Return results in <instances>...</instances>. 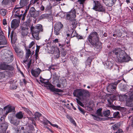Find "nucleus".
I'll return each instance as SVG.
<instances>
[{
    "instance_id": "obj_1",
    "label": "nucleus",
    "mask_w": 133,
    "mask_h": 133,
    "mask_svg": "<svg viewBox=\"0 0 133 133\" xmlns=\"http://www.w3.org/2000/svg\"><path fill=\"white\" fill-rule=\"evenodd\" d=\"M112 55L116 57L117 60L120 62H127L129 60V57L124 51L120 48L115 49L111 52Z\"/></svg>"
},
{
    "instance_id": "obj_2",
    "label": "nucleus",
    "mask_w": 133,
    "mask_h": 133,
    "mask_svg": "<svg viewBox=\"0 0 133 133\" xmlns=\"http://www.w3.org/2000/svg\"><path fill=\"white\" fill-rule=\"evenodd\" d=\"M30 29L33 37L37 40H39V39L38 37L39 32L43 31L42 25L41 24H37L35 27L31 26Z\"/></svg>"
},
{
    "instance_id": "obj_3",
    "label": "nucleus",
    "mask_w": 133,
    "mask_h": 133,
    "mask_svg": "<svg viewBox=\"0 0 133 133\" xmlns=\"http://www.w3.org/2000/svg\"><path fill=\"white\" fill-rule=\"evenodd\" d=\"M73 94L75 96L83 98L89 97L90 95L89 91L85 89H77L74 90Z\"/></svg>"
},
{
    "instance_id": "obj_4",
    "label": "nucleus",
    "mask_w": 133,
    "mask_h": 133,
    "mask_svg": "<svg viewBox=\"0 0 133 133\" xmlns=\"http://www.w3.org/2000/svg\"><path fill=\"white\" fill-rule=\"evenodd\" d=\"M66 18L67 19L70 20L74 28H76L77 23V20L76 18V11L75 9H72L67 15Z\"/></svg>"
},
{
    "instance_id": "obj_5",
    "label": "nucleus",
    "mask_w": 133,
    "mask_h": 133,
    "mask_svg": "<svg viewBox=\"0 0 133 133\" xmlns=\"http://www.w3.org/2000/svg\"><path fill=\"white\" fill-rule=\"evenodd\" d=\"M88 39L90 43L93 45L95 42L98 41V35L96 32H92L89 35Z\"/></svg>"
},
{
    "instance_id": "obj_6",
    "label": "nucleus",
    "mask_w": 133,
    "mask_h": 133,
    "mask_svg": "<svg viewBox=\"0 0 133 133\" xmlns=\"http://www.w3.org/2000/svg\"><path fill=\"white\" fill-rule=\"evenodd\" d=\"M93 6L92 9L96 11L99 12H104L105 11V9L98 1H94L93 2Z\"/></svg>"
},
{
    "instance_id": "obj_7",
    "label": "nucleus",
    "mask_w": 133,
    "mask_h": 133,
    "mask_svg": "<svg viewBox=\"0 0 133 133\" xmlns=\"http://www.w3.org/2000/svg\"><path fill=\"white\" fill-rule=\"evenodd\" d=\"M15 16L18 19H14L11 22V28L14 29L16 28L19 26L21 19L20 16L15 14Z\"/></svg>"
},
{
    "instance_id": "obj_8",
    "label": "nucleus",
    "mask_w": 133,
    "mask_h": 133,
    "mask_svg": "<svg viewBox=\"0 0 133 133\" xmlns=\"http://www.w3.org/2000/svg\"><path fill=\"white\" fill-rule=\"evenodd\" d=\"M102 110L101 109H99L97 110L96 113L95 115L92 114L91 115L95 120L97 121H99L103 119L99 117V116H102V114L101 112Z\"/></svg>"
},
{
    "instance_id": "obj_9",
    "label": "nucleus",
    "mask_w": 133,
    "mask_h": 133,
    "mask_svg": "<svg viewBox=\"0 0 133 133\" xmlns=\"http://www.w3.org/2000/svg\"><path fill=\"white\" fill-rule=\"evenodd\" d=\"M44 87L46 88L47 89H50V91L52 92H62V90L58 89L55 88L50 83L48 86L46 85H44Z\"/></svg>"
},
{
    "instance_id": "obj_10",
    "label": "nucleus",
    "mask_w": 133,
    "mask_h": 133,
    "mask_svg": "<svg viewBox=\"0 0 133 133\" xmlns=\"http://www.w3.org/2000/svg\"><path fill=\"white\" fill-rule=\"evenodd\" d=\"M29 0H21L20 2V6L19 5H17L15 7V9H21L24 6L27 5L29 3Z\"/></svg>"
},
{
    "instance_id": "obj_11",
    "label": "nucleus",
    "mask_w": 133,
    "mask_h": 133,
    "mask_svg": "<svg viewBox=\"0 0 133 133\" xmlns=\"http://www.w3.org/2000/svg\"><path fill=\"white\" fill-rule=\"evenodd\" d=\"M4 109L6 110L5 114L6 115L10 112H15V108L14 107L9 105L5 107Z\"/></svg>"
},
{
    "instance_id": "obj_12",
    "label": "nucleus",
    "mask_w": 133,
    "mask_h": 133,
    "mask_svg": "<svg viewBox=\"0 0 133 133\" xmlns=\"http://www.w3.org/2000/svg\"><path fill=\"white\" fill-rule=\"evenodd\" d=\"M8 127V124L6 122L0 124V132L1 133L5 132Z\"/></svg>"
},
{
    "instance_id": "obj_13",
    "label": "nucleus",
    "mask_w": 133,
    "mask_h": 133,
    "mask_svg": "<svg viewBox=\"0 0 133 133\" xmlns=\"http://www.w3.org/2000/svg\"><path fill=\"white\" fill-rule=\"evenodd\" d=\"M116 89V87L114 85L113 83L109 84L107 88V91L110 93L113 92Z\"/></svg>"
},
{
    "instance_id": "obj_14",
    "label": "nucleus",
    "mask_w": 133,
    "mask_h": 133,
    "mask_svg": "<svg viewBox=\"0 0 133 133\" xmlns=\"http://www.w3.org/2000/svg\"><path fill=\"white\" fill-rule=\"evenodd\" d=\"M13 69V67L8 64L5 63L0 64V69H1L12 70Z\"/></svg>"
},
{
    "instance_id": "obj_15",
    "label": "nucleus",
    "mask_w": 133,
    "mask_h": 133,
    "mask_svg": "<svg viewBox=\"0 0 133 133\" xmlns=\"http://www.w3.org/2000/svg\"><path fill=\"white\" fill-rule=\"evenodd\" d=\"M30 13L32 16L35 17L39 15V12L37 11H35L34 8H32L30 9Z\"/></svg>"
},
{
    "instance_id": "obj_16",
    "label": "nucleus",
    "mask_w": 133,
    "mask_h": 133,
    "mask_svg": "<svg viewBox=\"0 0 133 133\" xmlns=\"http://www.w3.org/2000/svg\"><path fill=\"white\" fill-rule=\"evenodd\" d=\"M41 72V70L39 68H37L35 70H32L31 73L34 76L37 77L38 76Z\"/></svg>"
},
{
    "instance_id": "obj_17",
    "label": "nucleus",
    "mask_w": 133,
    "mask_h": 133,
    "mask_svg": "<svg viewBox=\"0 0 133 133\" xmlns=\"http://www.w3.org/2000/svg\"><path fill=\"white\" fill-rule=\"evenodd\" d=\"M7 43V41L5 36L2 35H0V45H6Z\"/></svg>"
},
{
    "instance_id": "obj_18",
    "label": "nucleus",
    "mask_w": 133,
    "mask_h": 133,
    "mask_svg": "<svg viewBox=\"0 0 133 133\" xmlns=\"http://www.w3.org/2000/svg\"><path fill=\"white\" fill-rule=\"evenodd\" d=\"M22 108L24 111L27 112L30 116V119L32 121H33V118L32 117H33L34 115L31 111L28 108H27L24 107H22Z\"/></svg>"
},
{
    "instance_id": "obj_19",
    "label": "nucleus",
    "mask_w": 133,
    "mask_h": 133,
    "mask_svg": "<svg viewBox=\"0 0 133 133\" xmlns=\"http://www.w3.org/2000/svg\"><path fill=\"white\" fill-rule=\"evenodd\" d=\"M116 0H106L105 4L107 6H111L115 3Z\"/></svg>"
},
{
    "instance_id": "obj_20",
    "label": "nucleus",
    "mask_w": 133,
    "mask_h": 133,
    "mask_svg": "<svg viewBox=\"0 0 133 133\" xmlns=\"http://www.w3.org/2000/svg\"><path fill=\"white\" fill-rule=\"evenodd\" d=\"M14 49L15 52L17 53L18 56L20 57H22L23 54L22 50L16 47H15Z\"/></svg>"
},
{
    "instance_id": "obj_21",
    "label": "nucleus",
    "mask_w": 133,
    "mask_h": 133,
    "mask_svg": "<svg viewBox=\"0 0 133 133\" xmlns=\"http://www.w3.org/2000/svg\"><path fill=\"white\" fill-rule=\"evenodd\" d=\"M14 31H12L11 33L10 37L12 43H15L17 40L16 35L14 34Z\"/></svg>"
},
{
    "instance_id": "obj_22",
    "label": "nucleus",
    "mask_w": 133,
    "mask_h": 133,
    "mask_svg": "<svg viewBox=\"0 0 133 133\" xmlns=\"http://www.w3.org/2000/svg\"><path fill=\"white\" fill-rule=\"evenodd\" d=\"M53 54H54V55L53 57L54 58L57 59L59 57L60 52L59 49L58 48H56V50L55 51Z\"/></svg>"
},
{
    "instance_id": "obj_23",
    "label": "nucleus",
    "mask_w": 133,
    "mask_h": 133,
    "mask_svg": "<svg viewBox=\"0 0 133 133\" xmlns=\"http://www.w3.org/2000/svg\"><path fill=\"white\" fill-rule=\"evenodd\" d=\"M63 28V25L60 22L56 23L54 25V28L61 30Z\"/></svg>"
},
{
    "instance_id": "obj_24",
    "label": "nucleus",
    "mask_w": 133,
    "mask_h": 133,
    "mask_svg": "<svg viewBox=\"0 0 133 133\" xmlns=\"http://www.w3.org/2000/svg\"><path fill=\"white\" fill-rule=\"evenodd\" d=\"M70 59L72 63L75 66H76L78 63L79 60L77 58L74 57H70Z\"/></svg>"
},
{
    "instance_id": "obj_25",
    "label": "nucleus",
    "mask_w": 133,
    "mask_h": 133,
    "mask_svg": "<svg viewBox=\"0 0 133 133\" xmlns=\"http://www.w3.org/2000/svg\"><path fill=\"white\" fill-rule=\"evenodd\" d=\"M93 45L96 49H100L102 48L101 43L99 42L98 41L95 42L94 44Z\"/></svg>"
},
{
    "instance_id": "obj_26",
    "label": "nucleus",
    "mask_w": 133,
    "mask_h": 133,
    "mask_svg": "<svg viewBox=\"0 0 133 133\" xmlns=\"http://www.w3.org/2000/svg\"><path fill=\"white\" fill-rule=\"evenodd\" d=\"M59 76L57 75L56 73H54L53 75V78L54 81V83L58 82L59 81Z\"/></svg>"
},
{
    "instance_id": "obj_27",
    "label": "nucleus",
    "mask_w": 133,
    "mask_h": 133,
    "mask_svg": "<svg viewBox=\"0 0 133 133\" xmlns=\"http://www.w3.org/2000/svg\"><path fill=\"white\" fill-rule=\"evenodd\" d=\"M4 55L5 56V58H6L8 57H10L13 56L12 52L9 50H6V51Z\"/></svg>"
},
{
    "instance_id": "obj_28",
    "label": "nucleus",
    "mask_w": 133,
    "mask_h": 133,
    "mask_svg": "<svg viewBox=\"0 0 133 133\" xmlns=\"http://www.w3.org/2000/svg\"><path fill=\"white\" fill-rule=\"evenodd\" d=\"M104 65L107 68L109 69L111 68L113 65V64L110 61H106Z\"/></svg>"
},
{
    "instance_id": "obj_29",
    "label": "nucleus",
    "mask_w": 133,
    "mask_h": 133,
    "mask_svg": "<svg viewBox=\"0 0 133 133\" xmlns=\"http://www.w3.org/2000/svg\"><path fill=\"white\" fill-rule=\"evenodd\" d=\"M31 21L30 20H28L27 21L25 22L23 24V27L25 29H28V27H29L30 23Z\"/></svg>"
},
{
    "instance_id": "obj_30",
    "label": "nucleus",
    "mask_w": 133,
    "mask_h": 133,
    "mask_svg": "<svg viewBox=\"0 0 133 133\" xmlns=\"http://www.w3.org/2000/svg\"><path fill=\"white\" fill-rule=\"evenodd\" d=\"M16 117L19 119H21L23 117L22 112H18L16 115Z\"/></svg>"
},
{
    "instance_id": "obj_31",
    "label": "nucleus",
    "mask_w": 133,
    "mask_h": 133,
    "mask_svg": "<svg viewBox=\"0 0 133 133\" xmlns=\"http://www.w3.org/2000/svg\"><path fill=\"white\" fill-rule=\"evenodd\" d=\"M61 31L59 29L58 30V29L54 28V34L56 35H60V34L61 32Z\"/></svg>"
},
{
    "instance_id": "obj_32",
    "label": "nucleus",
    "mask_w": 133,
    "mask_h": 133,
    "mask_svg": "<svg viewBox=\"0 0 133 133\" xmlns=\"http://www.w3.org/2000/svg\"><path fill=\"white\" fill-rule=\"evenodd\" d=\"M92 60L90 58H88L87 59V60L85 62V65L86 66L87 65H90L91 64V63L92 62Z\"/></svg>"
},
{
    "instance_id": "obj_33",
    "label": "nucleus",
    "mask_w": 133,
    "mask_h": 133,
    "mask_svg": "<svg viewBox=\"0 0 133 133\" xmlns=\"http://www.w3.org/2000/svg\"><path fill=\"white\" fill-rule=\"evenodd\" d=\"M110 114V112L109 110H107L104 111L103 113L104 115L106 117L109 116Z\"/></svg>"
},
{
    "instance_id": "obj_34",
    "label": "nucleus",
    "mask_w": 133,
    "mask_h": 133,
    "mask_svg": "<svg viewBox=\"0 0 133 133\" xmlns=\"http://www.w3.org/2000/svg\"><path fill=\"white\" fill-rule=\"evenodd\" d=\"M13 56L10 57H8L6 58H5L6 62L8 63H9L11 62L13 60Z\"/></svg>"
},
{
    "instance_id": "obj_35",
    "label": "nucleus",
    "mask_w": 133,
    "mask_h": 133,
    "mask_svg": "<svg viewBox=\"0 0 133 133\" xmlns=\"http://www.w3.org/2000/svg\"><path fill=\"white\" fill-rule=\"evenodd\" d=\"M31 54V52L30 49H28L27 50V52L26 53V58L27 59L28 58L30 55Z\"/></svg>"
},
{
    "instance_id": "obj_36",
    "label": "nucleus",
    "mask_w": 133,
    "mask_h": 133,
    "mask_svg": "<svg viewBox=\"0 0 133 133\" xmlns=\"http://www.w3.org/2000/svg\"><path fill=\"white\" fill-rule=\"evenodd\" d=\"M119 124L117 123L113 125L112 127L114 130H116L119 127Z\"/></svg>"
},
{
    "instance_id": "obj_37",
    "label": "nucleus",
    "mask_w": 133,
    "mask_h": 133,
    "mask_svg": "<svg viewBox=\"0 0 133 133\" xmlns=\"http://www.w3.org/2000/svg\"><path fill=\"white\" fill-rule=\"evenodd\" d=\"M56 47H54V46L51 47L50 50V53L53 54L56 50Z\"/></svg>"
},
{
    "instance_id": "obj_38",
    "label": "nucleus",
    "mask_w": 133,
    "mask_h": 133,
    "mask_svg": "<svg viewBox=\"0 0 133 133\" xmlns=\"http://www.w3.org/2000/svg\"><path fill=\"white\" fill-rule=\"evenodd\" d=\"M35 117V119L36 117H39L41 116V113L38 112H36L34 114Z\"/></svg>"
},
{
    "instance_id": "obj_39",
    "label": "nucleus",
    "mask_w": 133,
    "mask_h": 133,
    "mask_svg": "<svg viewBox=\"0 0 133 133\" xmlns=\"http://www.w3.org/2000/svg\"><path fill=\"white\" fill-rule=\"evenodd\" d=\"M0 13L1 15L3 16H4L6 14V10L4 9L1 10Z\"/></svg>"
},
{
    "instance_id": "obj_40",
    "label": "nucleus",
    "mask_w": 133,
    "mask_h": 133,
    "mask_svg": "<svg viewBox=\"0 0 133 133\" xmlns=\"http://www.w3.org/2000/svg\"><path fill=\"white\" fill-rule=\"evenodd\" d=\"M78 34L75 31H73L71 34V37H73L75 36L77 37Z\"/></svg>"
},
{
    "instance_id": "obj_41",
    "label": "nucleus",
    "mask_w": 133,
    "mask_h": 133,
    "mask_svg": "<svg viewBox=\"0 0 133 133\" xmlns=\"http://www.w3.org/2000/svg\"><path fill=\"white\" fill-rule=\"evenodd\" d=\"M78 109L82 114H83V115L85 114V111L82 108L80 107H78Z\"/></svg>"
},
{
    "instance_id": "obj_42",
    "label": "nucleus",
    "mask_w": 133,
    "mask_h": 133,
    "mask_svg": "<svg viewBox=\"0 0 133 133\" xmlns=\"http://www.w3.org/2000/svg\"><path fill=\"white\" fill-rule=\"evenodd\" d=\"M36 53L35 54V55L37 56V53L39 52V48H40V46H38L37 45L36 46Z\"/></svg>"
},
{
    "instance_id": "obj_43",
    "label": "nucleus",
    "mask_w": 133,
    "mask_h": 133,
    "mask_svg": "<svg viewBox=\"0 0 133 133\" xmlns=\"http://www.w3.org/2000/svg\"><path fill=\"white\" fill-rule=\"evenodd\" d=\"M40 81L42 84H44V86L45 85H46L47 86H48L50 83L48 81L44 82L42 81Z\"/></svg>"
},
{
    "instance_id": "obj_44",
    "label": "nucleus",
    "mask_w": 133,
    "mask_h": 133,
    "mask_svg": "<svg viewBox=\"0 0 133 133\" xmlns=\"http://www.w3.org/2000/svg\"><path fill=\"white\" fill-rule=\"evenodd\" d=\"M76 100L78 104L82 107L84 105L80 101L78 100V99L76 98Z\"/></svg>"
},
{
    "instance_id": "obj_45",
    "label": "nucleus",
    "mask_w": 133,
    "mask_h": 133,
    "mask_svg": "<svg viewBox=\"0 0 133 133\" xmlns=\"http://www.w3.org/2000/svg\"><path fill=\"white\" fill-rule=\"evenodd\" d=\"M5 77V74L3 72H0V79L4 78Z\"/></svg>"
},
{
    "instance_id": "obj_46",
    "label": "nucleus",
    "mask_w": 133,
    "mask_h": 133,
    "mask_svg": "<svg viewBox=\"0 0 133 133\" xmlns=\"http://www.w3.org/2000/svg\"><path fill=\"white\" fill-rule=\"evenodd\" d=\"M47 121L52 126L54 127H55L56 128H58V126L56 125L55 124H53L51 123L48 120H47Z\"/></svg>"
},
{
    "instance_id": "obj_47",
    "label": "nucleus",
    "mask_w": 133,
    "mask_h": 133,
    "mask_svg": "<svg viewBox=\"0 0 133 133\" xmlns=\"http://www.w3.org/2000/svg\"><path fill=\"white\" fill-rule=\"evenodd\" d=\"M16 0H3V1L5 3H7L9 2L12 1L13 2L15 1Z\"/></svg>"
},
{
    "instance_id": "obj_48",
    "label": "nucleus",
    "mask_w": 133,
    "mask_h": 133,
    "mask_svg": "<svg viewBox=\"0 0 133 133\" xmlns=\"http://www.w3.org/2000/svg\"><path fill=\"white\" fill-rule=\"evenodd\" d=\"M119 114V112L118 111L114 113L113 114L114 117V118L116 117Z\"/></svg>"
},
{
    "instance_id": "obj_49",
    "label": "nucleus",
    "mask_w": 133,
    "mask_h": 133,
    "mask_svg": "<svg viewBox=\"0 0 133 133\" xmlns=\"http://www.w3.org/2000/svg\"><path fill=\"white\" fill-rule=\"evenodd\" d=\"M86 0H78V2L80 4H83Z\"/></svg>"
},
{
    "instance_id": "obj_50",
    "label": "nucleus",
    "mask_w": 133,
    "mask_h": 133,
    "mask_svg": "<svg viewBox=\"0 0 133 133\" xmlns=\"http://www.w3.org/2000/svg\"><path fill=\"white\" fill-rule=\"evenodd\" d=\"M112 108L114 109H117L119 110L121 109V107L120 106H114L112 107Z\"/></svg>"
},
{
    "instance_id": "obj_51",
    "label": "nucleus",
    "mask_w": 133,
    "mask_h": 133,
    "mask_svg": "<svg viewBox=\"0 0 133 133\" xmlns=\"http://www.w3.org/2000/svg\"><path fill=\"white\" fill-rule=\"evenodd\" d=\"M34 43H35L34 41L32 42L29 45V48H31L33 46Z\"/></svg>"
},
{
    "instance_id": "obj_52",
    "label": "nucleus",
    "mask_w": 133,
    "mask_h": 133,
    "mask_svg": "<svg viewBox=\"0 0 133 133\" xmlns=\"http://www.w3.org/2000/svg\"><path fill=\"white\" fill-rule=\"evenodd\" d=\"M70 121L71 122L73 123L74 125H75L76 124V123H75V122L74 120L73 119H72L70 118Z\"/></svg>"
},
{
    "instance_id": "obj_53",
    "label": "nucleus",
    "mask_w": 133,
    "mask_h": 133,
    "mask_svg": "<svg viewBox=\"0 0 133 133\" xmlns=\"http://www.w3.org/2000/svg\"><path fill=\"white\" fill-rule=\"evenodd\" d=\"M3 24L4 25H6L7 24L6 20L5 19H4L3 20Z\"/></svg>"
},
{
    "instance_id": "obj_54",
    "label": "nucleus",
    "mask_w": 133,
    "mask_h": 133,
    "mask_svg": "<svg viewBox=\"0 0 133 133\" xmlns=\"http://www.w3.org/2000/svg\"><path fill=\"white\" fill-rule=\"evenodd\" d=\"M120 81H121L120 80H118L117 81H116V82H115L113 83H114V85L116 87L117 86V84L119 83Z\"/></svg>"
},
{
    "instance_id": "obj_55",
    "label": "nucleus",
    "mask_w": 133,
    "mask_h": 133,
    "mask_svg": "<svg viewBox=\"0 0 133 133\" xmlns=\"http://www.w3.org/2000/svg\"><path fill=\"white\" fill-rule=\"evenodd\" d=\"M115 133H123V132L121 129H119Z\"/></svg>"
},
{
    "instance_id": "obj_56",
    "label": "nucleus",
    "mask_w": 133,
    "mask_h": 133,
    "mask_svg": "<svg viewBox=\"0 0 133 133\" xmlns=\"http://www.w3.org/2000/svg\"><path fill=\"white\" fill-rule=\"evenodd\" d=\"M46 17V15L45 14H43L41 15L40 17L41 19H43L45 18Z\"/></svg>"
},
{
    "instance_id": "obj_57",
    "label": "nucleus",
    "mask_w": 133,
    "mask_h": 133,
    "mask_svg": "<svg viewBox=\"0 0 133 133\" xmlns=\"http://www.w3.org/2000/svg\"><path fill=\"white\" fill-rule=\"evenodd\" d=\"M15 9V8H14V10H15V13H16V14H17V15H19V13H17V12L19 11V9Z\"/></svg>"
},
{
    "instance_id": "obj_58",
    "label": "nucleus",
    "mask_w": 133,
    "mask_h": 133,
    "mask_svg": "<svg viewBox=\"0 0 133 133\" xmlns=\"http://www.w3.org/2000/svg\"><path fill=\"white\" fill-rule=\"evenodd\" d=\"M19 16H21V17H22V20L23 21L24 20V18H25V16L24 14H23V15H19Z\"/></svg>"
},
{
    "instance_id": "obj_59",
    "label": "nucleus",
    "mask_w": 133,
    "mask_h": 133,
    "mask_svg": "<svg viewBox=\"0 0 133 133\" xmlns=\"http://www.w3.org/2000/svg\"><path fill=\"white\" fill-rule=\"evenodd\" d=\"M66 55V53L64 51L63 52H62V57H64L65 55Z\"/></svg>"
},
{
    "instance_id": "obj_60",
    "label": "nucleus",
    "mask_w": 133,
    "mask_h": 133,
    "mask_svg": "<svg viewBox=\"0 0 133 133\" xmlns=\"http://www.w3.org/2000/svg\"><path fill=\"white\" fill-rule=\"evenodd\" d=\"M20 131L18 129H16V132L15 133H21Z\"/></svg>"
},
{
    "instance_id": "obj_61",
    "label": "nucleus",
    "mask_w": 133,
    "mask_h": 133,
    "mask_svg": "<svg viewBox=\"0 0 133 133\" xmlns=\"http://www.w3.org/2000/svg\"><path fill=\"white\" fill-rule=\"evenodd\" d=\"M40 9L42 11H43L44 10V7L43 5H41L40 7Z\"/></svg>"
},
{
    "instance_id": "obj_62",
    "label": "nucleus",
    "mask_w": 133,
    "mask_h": 133,
    "mask_svg": "<svg viewBox=\"0 0 133 133\" xmlns=\"http://www.w3.org/2000/svg\"><path fill=\"white\" fill-rule=\"evenodd\" d=\"M54 42L56 43L58 42V39H55L53 41Z\"/></svg>"
},
{
    "instance_id": "obj_63",
    "label": "nucleus",
    "mask_w": 133,
    "mask_h": 133,
    "mask_svg": "<svg viewBox=\"0 0 133 133\" xmlns=\"http://www.w3.org/2000/svg\"><path fill=\"white\" fill-rule=\"evenodd\" d=\"M78 38V39H83V37L82 36H78V35L77 36V37Z\"/></svg>"
},
{
    "instance_id": "obj_64",
    "label": "nucleus",
    "mask_w": 133,
    "mask_h": 133,
    "mask_svg": "<svg viewBox=\"0 0 133 133\" xmlns=\"http://www.w3.org/2000/svg\"><path fill=\"white\" fill-rule=\"evenodd\" d=\"M59 46L61 48V47L62 46H63L64 45L63 44H61L59 43H58Z\"/></svg>"
}]
</instances>
